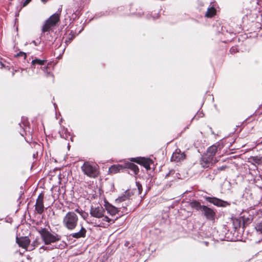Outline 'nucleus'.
Instances as JSON below:
<instances>
[{
    "label": "nucleus",
    "instance_id": "4468645a",
    "mask_svg": "<svg viewBox=\"0 0 262 262\" xmlns=\"http://www.w3.org/2000/svg\"><path fill=\"white\" fill-rule=\"evenodd\" d=\"M185 158L186 155L184 152H182L180 149H177L176 151L172 154L171 160L172 161L179 162L184 160Z\"/></svg>",
    "mask_w": 262,
    "mask_h": 262
},
{
    "label": "nucleus",
    "instance_id": "aec40b11",
    "mask_svg": "<svg viewBox=\"0 0 262 262\" xmlns=\"http://www.w3.org/2000/svg\"><path fill=\"white\" fill-rule=\"evenodd\" d=\"M124 169V165L121 164L113 165L109 168L108 171L110 173L115 174L120 172Z\"/></svg>",
    "mask_w": 262,
    "mask_h": 262
},
{
    "label": "nucleus",
    "instance_id": "58836bf2",
    "mask_svg": "<svg viewBox=\"0 0 262 262\" xmlns=\"http://www.w3.org/2000/svg\"><path fill=\"white\" fill-rule=\"evenodd\" d=\"M49 0H41V1L43 3H47L48 1H49Z\"/></svg>",
    "mask_w": 262,
    "mask_h": 262
},
{
    "label": "nucleus",
    "instance_id": "a878e982",
    "mask_svg": "<svg viewBox=\"0 0 262 262\" xmlns=\"http://www.w3.org/2000/svg\"><path fill=\"white\" fill-rule=\"evenodd\" d=\"M51 27H53V26L49 23H47V20H46L42 26V31L43 32H48L51 29Z\"/></svg>",
    "mask_w": 262,
    "mask_h": 262
},
{
    "label": "nucleus",
    "instance_id": "7ed1b4c3",
    "mask_svg": "<svg viewBox=\"0 0 262 262\" xmlns=\"http://www.w3.org/2000/svg\"><path fill=\"white\" fill-rule=\"evenodd\" d=\"M78 216L74 211L67 212L62 219L63 226L69 230H74L78 225Z\"/></svg>",
    "mask_w": 262,
    "mask_h": 262
},
{
    "label": "nucleus",
    "instance_id": "7c9ffc66",
    "mask_svg": "<svg viewBox=\"0 0 262 262\" xmlns=\"http://www.w3.org/2000/svg\"><path fill=\"white\" fill-rule=\"evenodd\" d=\"M20 56H23L24 59H26L27 58V54L25 52L20 51L19 53H17L14 56V57H19Z\"/></svg>",
    "mask_w": 262,
    "mask_h": 262
},
{
    "label": "nucleus",
    "instance_id": "4be33fe9",
    "mask_svg": "<svg viewBox=\"0 0 262 262\" xmlns=\"http://www.w3.org/2000/svg\"><path fill=\"white\" fill-rule=\"evenodd\" d=\"M107 212L111 215H116L119 211V209L111 204H108L105 206Z\"/></svg>",
    "mask_w": 262,
    "mask_h": 262
},
{
    "label": "nucleus",
    "instance_id": "e433bc0d",
    "mask_svg": "<svg viewBox=\"0 0 262 262\" xmlns=\"http://www.w3.org/2000/svg\"><path fill=\"white\" fill-rule=\"evenodd\" d=\"M31 0H25L23 4V7L26 6L30 2Z\"/></svg>",
    "mask_w": 262,
    "mask_h": 262
},
{
    "label": "nucleus",
    "instance_id": "72a5a7b5",
    "mask_svg": "<svg viewBox=\"0 0 262 262\" xmlns=\"http://www.w3.org/2000/svg\"><path fill=\"white\" fill-rule=\"evenodd\" d=\"M238 52V50H237V48L236 47H232L231 48V49H230V52L231 54H234L236 52Z\"/></svg>",
    "mask_w": 262,
    "mask_h": 262
},
{
    "label": "nucleus",
    "instance_id": "f3484780",
    "mask_svg": "<svg viewBox=\"0 0 262 262\" xmlns=\"http://www.w3.org/2000/svg\"><path fill=\"white\" fill-rule=\"evenodd\" d=\"M248 162L257 167L258 165H262V157L251 156L248 158Z\"/></svg>",
    "mask_w": 262,
    "mask_h": 262
},
{
    "label": "nucleus",
    "instance_id": "c03bdc74",
    "mask_svg": "<svg viewBox=\"0 0 262 262\" xmlns=\"http://www.w3.org/2000/svg\"><path fill=\"white\" fill-rule=\"evenodd\" d=\"M157 18H158V16L156 17H154V19H156Z\"/></svg>",
    "mask_w": 262,
    "mask_h": 262
},
{
    "label": "nucleus",
    "instance_id": "cd10ccee",
    "mask_svg": "<svg viewBox=\"0 0 262 262\" xmlns=\"http://www.w3.org/2000/svg\"><path fill=\"white\" fill-rule=\"evenodd\" d=\"M222 33L223 34H224L225 35H226V34L225 33V32L229 34L230 35L231 37H232L233 35H235L234 33H233V32L231 30H228L227 29H226L225 27H222Z\"/></svg>",
    "mask_w": 262,
    "mask_h": 262
},
{
    "label": "nucleus",
    "instance_id": "6ab92c4d",
    "mask_svg": "<svg viewBox=\"0 0 262 262\" xmlns=\"http://www.w3.org/2000/svg\"><path fill=\"white\" fill-rule=\"evenodd\" d=\"M232 225L235 230H238L242 225V222L243 221V226L244 227V220L242 217L239 218H232Z\"/></svg>",
    "mask_w": 262,
    "mask_h": 262
},
{
    "label": "nucleus",
    "instance_id": "9b49d317",
    "mask_svg": "<svg viewBox=\"0 0 262 262\" xmlns=\"http://www.w3.org/2000/svg\"><path fill=\"white\" fill-rule=\"evenodd\" d=\"M202 211L203 212V214L205 216L207 220L214 221L215 220V217L216 215L215 211L211 208L207 207V206H205Z\"/></svg>",
    "mask_w": 262,
    "mask_h": 262
},
{
    "label": "nucleus",
    "instance_id": "bb28decb",
    "mask_svg": "<svg viewBox=\"0 0 262 262\" xmlns=\"http://www.w3.org/2000/svg\"><path fill=\"white\" fill-rule=\"evenodd\" d=\"M75 211L78 213L84 219L87 218L88 216V213L85 212L84 211L82 210L81 209L79 208V207H78V208L76 209L75 210Z\"/></svg>",
    "mask_w": 262,
    "mask_h": 262
},
{
    "label": "nucleus",
    "instance_id": "37998d69",
    "mask_svg": "<svg viewBox=\"0 0 262 262\" xmlns=\"http://www.w3.org/2000/svg\"><path fill=\"white\" fill-rule=\"evenodd\" d=\"M198 113H199V111H198V112L195 113V115H198Z\"/></svg>",
    "mask_w": 262,
    "mask_h": 262
},
{
    "label": "nucleus",
    "instance_id": "f03ea898",
    "mask_svg": "<svg viewBox=\"0 0 262 262\" xmlns=\"http://www.w3.org/2000/svg\"><path fill=\"white\" fill-rule=\"evenodd\" d=\"M37 231L40 234L42 240L46 245L55 243L61 239L60 235L56 233L52 234L46 228H41Z\"/></svg>",
    "mask_w": 262,
    "mask_h": 262
},
{
    "label": "nucleus",
    "instance_id": "9d476101",
    "mask_svg": "<svg viewBox=\"0 0 262 262\" xmlns=\"http://www.w3.org/2000/svg\"><path fill=\"white\" fill-rule=\"evenodd\" d=\"M105 212L104 209L100 205L96 207H91L90 210V214L96 218L102 217Z\"/></svg>",
    "mask_w": 262,
    "mask_h": 262
},
{
    "label": "nucleus",
    "instance_id": "39448f33",
    "mask_svg": "<svg viewBox=\"0 0 262 262\" xmlns=\"http://www.w3.org/2000/svg\"><path fill=\"white\" fill-rule=\"evenodd\" d=\"M133 195V193L129 190H127L124 192V193L120 196L118 197L116 200L117 203H120L125 202V204H122V208H123V210H127V206L131 203L130 197Z\"/></svg>",
    "mask_w": 262,
    "mask_h": 262
},
{
    "label": "nucleus",
    "instance_id": "b1692460",
    "mask_svg": "<svg viewBox=\"0 0 262 262\" xmlns=\"http://www.w3.org/2000/svg\"><path fill=\"white\" fill-rule=\"evenodd\" d=\"M82 30L83 29H81L78 31V33H77L76 31H74L73 30H71L66 39V42L67 43H70L75 37L76 35L79 34L82 31Z\"/></svg>",
    "mask_w": 262,
    "mask_h": 262
},
{
    "label": "nucleus",
    "instance_id": "a19ab883",
    "mask_svg": "<svg viewBox=\"0 0 262 262\" xmlns=\"http://www.w3.org/2000/svg\"><path fill=\"white\" fill-rule=\"evenodd\" d=\"M54 106L55 108L56 109V107L57 106V105L55 103H54Z\"/></svg>",
    "mask_w": 262,
    "mask_h": 262
},
{
    "label": "nucleus",
    "instance_id": "c9c22d12",
    "mask_svg": "<svg viewBox=\"0 0 262 262\" xmlns=\"http://www.w3.org/2000/svg\"><path fill=\"white\" fill-rule=\"evenodd\" d=\"M80 5H84L85 4H88L90 0H81Z\"/></svg>",
    "mask_w": 262,
    "mask_h": 262
},
{
    "label": "nucleus",
    "instance_id": "412c9836",
    "mask_svg": "<svg viewBox=\"0 0 262 262\" xmlns=\"http://www.w3.org/2000/svg\"><path fill=\"white\" fill-rule=\"evenodd\" d=\"M47 20V23H49L51 25L54 26L59 20V14L57 13H54Z\"/></svg>",
    "mask_w": 262,
    "mask_h": 262
},
{
    "label": "nucleus",
    "instance_id": "0eeeda50",
    "mask_svg": "<svg viewBox=\"0 0 262 262\" xmlns=\"http://www.w3.org/2000/svg\"><path fill=\"white\" fill-rule=\"evenodd\" d=\"M46 60H41L35 58L31 61V68L35 69L36 68V65L45 66L42 68V69L45 73H47V76H48L50 75H52L50 73V71H49L48 70L49 69L48 65H46Z\"/></svg>",
    "mask_w": 262,
    "mask_h": 262
},
{
    "label": "nucleus",
    "instance_id": "6e6552de",
    "mask_svg": "<svg viewBox=\"0 0 262 262\" xmlns=\"http://www.w3.org/2000/svg\"><path fill=\"white\" fill-rule=\"evenodd\" d=\"M43 199L44 193L41 192L38 196L35 205V211L39 214H41L44 212Z\"/></svg>",
    "mask_w": 262,
    "mask_h": 262
},
{
    "label": "nucleus",
    "instance_id": "f704fd0d",
    "mask_svg": "<svg viewBox=\"0 0 262 262\" xmlns=\"http://www.w3.org/2000/svg\"><path fill=\"white\" fill-rule=\"evenodd\" d=\"M103 218L102 219L103 221L106 222L108 223H110L112 222V220L111 219H110L108 217H107V216H103Z\"/></svg>",
    "mask_w": 262,
    "mask_h": 262
},
{
    "label": "nucleus",
    "instance_id": "79ce46f5",
    "mask_svg": "<svg viewBox=\"0 0 262 262\" xmlns=\"http://www.w3.org/2000/svg\"><path fill=\"white\" fill-rule=\"evenodd\" d=\"M169 175V173L168 174H167L166 175V177H167Z\"/></svg>",
    "mask_w": 262,
    "mask_h": 262
},
{
    "label": "nucleus",
    "instance_id": "dca6fc26",
    "mask_svg": "<svg viewBox=\"0 0 262 262\" xmlns=\"http://www.w3.org/2000/svg\"><path fill=\"white\" fill-rule=\"evenodd\" d=\"M124 169H129L132 170L134 175H137L139 172V169L137 165L132 162L125 163Z\"/></svg>",
    "mask_w": 262,
    "mask_h": 262
},
{
    "label": "nucleus",
    "instance_id": "393cba45",
    "mask_svg": "<svg viewBox=\"0 0 262 262\" xmlns=\"http://www.w3.org/2000/svg\"><path fill=\"white\" fill-rule=\"evenodd\" d=\"M216 13V10L213 7H211L208 8L207 11L205 14L207 17L211 18L213 17Z\"/></svg>",
    "mask_w": 262,
    "mask_h": 262
},
{
    "label": "nucleus",
    "instance_id": "2f4dec72",
    "mask_svg": "<svg viewBox=\"0 0 262 262\" xmlns=\"http://www.w3.org/2000/svg\"><path fill=\"white\" fill-rule=\"evenodd\" d=\"M255 228L256 231L262 233V221L256 225Z\"/></svg>",
    "mask_w": 262,
    "mask_h": 262
},
{
    "label": "nucleus",
    "instance_id": "423d86ee",
    "mask_svg": "<svg viewBox=\"0 0 262 262\" xmlns=\"http://www.w3.org/2000/svg\"><path fill=\"white\" fill-rule=\"evenodd\" d=\"M130 162L136 163L145 167L147 170L150 169V165L153 163V161L150 158H146L144 157H136L131 158L129 159Z\"/></svg>",
    "mask_w": 262,
    "mask_h": 262
},
{
    "label": "nucleus",
    "instance_id": "1a4fd4ad",
    "mask_svg": "<svg viewBox=\"0 0 262 262\" xmlns=\"http://www.w3.org/2000/svg\"><path fill=\"white\" fill-rule=\"evenodd\" d=\"M205 200L217 207H226L230 205L228 202L215 197L207 196L205 198Z\"/></svg>",
    "mask_w": 262,
    "mask_h": 262
},
{
    "label": "nucleus",
    "instance_id": "c756f323",
    "mask_svg": "<svg viewBox=\"0 0 262 262\" xmlns=\"http://www.w3.org/2000/svg\"><path fill=\"white\" fill-rule=\"evenodd\" d=\"M136 184L137 187L138 193L141 194L142 192V186L139 182H136Z\"/></svg>",
    "mask_w": 262,
    "mask_h": 262
},
{
    "label": "nucleus",
    "instance_id": "473e14b6",
    "mask_svg": "<svg viewBox=\"0 0 262 262\" xmlns=\"http://www.w3.org/2000/svg\"><path fill=\"white\" fill-rule=\"evenodd\" d=\"M39 244V242L38 241V238H36L35 241H34L31 244V247H32L31 250H33L35 249L36 247H37Z\"/></svg>",
    "mask_w": 262,
    "mask_h": 262
},
{
    "label": "nucleus",
    "instance_id": "ea45409f",
    "mask_svg": "<svg viewBox=\"0 0 262 262\" xmlns=\"http://www.w3.org/2000/svg\"><path fill=\"white\" fill-rule=\"evenodd\" d=\"M0 64H1V66H2V68L5 67L4 64L2 62H0Z\"/></svg>",
    "mask_w": 262,
    "mask_h": 262
},
{
    "label": "nucleus",
    "instance_id": "a211bd4d",
    "mask_svg": "<svg viewBox=\"0 0 262 262\" xmlns=\"http://www.w3.org/2000/svg\"><path fill=\"white\" fill-rule=\"evenodd\" d=\"M86 232L87 231L86 229L84 227L82 226L78 232L72 233L70 235L72 237L77 239L84 238L86 236Z\"/></svg>",
    "mask_w": 262,
    "mask_h": 262
},
{
    "label": "nucleus",
    "instance_id": "f257e3e1",
    "mask_svg": "<svg viewBox=\"0 0 262 262\" xmlns=\"http://www.w3.org/2000/svg\"><path fill=\"white\" fill-rule=\"evenodd\" d=\"M130 6H120L117 8H108L104 11H101L96 13L94 16V18H98L102 16H109L115 13H118L121 15H135L138 16H141L143 14V11L142 9H140L138 11H133L130 10Z\"/></svg>",
    "mask_w": 262,
    "mask_h": 262
},
{
    "label": "nucleus",
    "instance_id": "c85d7f7f",
    "mask_svg": "<svg viewBox=\"0 0 262 262\" xmlns=\"http://www.w3.org/2000/svg\"><path fill=\"white\" fill-rule=\"evenodd\" d=\"M228 167L226 165H223L222 166L217 167L216 169L214 170L215 174L219 173L221 171L225 170Z\"/></svg>",
    "mask_w": 262,
    "mask_h": 262
},
{
    "label": "nucleus",
    "instance_id": "a18cd8bd",
    "mask_svg": "<svg viewBox=\"0 0 262 262\" xmlns=\"http://www.w3.org/2000/svg\"><path fill=\"white\" fill-rule=\"evenodd\" d=\"M255 113H256V112H255L254 113H253L252 115H255Z\"/></svg>",
    "mask_w": 262,
    "mask_h": 262
},
{
    "label": "nucleus",
    "instance_id": "20e7f679",
    "mask_svg": "<svg viewBox=\"0 0 262 262\" xmlns=\"http://www.w3.org/2000/svg\"><path fill=\"white\" fill-rule=\"evenodd\" d=\"M81 168L83 173L89 178H96L99 175V166L96 163L85 161Z\"/></svg>",
    "mask_w": 262,
    "mask_h": 262
},
{
    "label": "nucleus",
    "instance_id": "4c0bfd02",
    "mask_svg": "<svg viewBox=\"0 0 262 262\" xmlns=\"http://www.w3.org/2000/svg\"><path fill=\"white\" fill-rule=\"evenodd\" d=\"M31 43H33L35 46H38L39 42H37L35 40H32Z\"/></svg>",
    "mask_w": 262,
    "mask_h": 262
},
{
    "label": "nucleus",
    "instance_id": "ddd939ff",
    "mask_svg": "<svg viewBox=\"0 0 262 262\" xmlns=\"http://www.w3.org/2000/svg\"><path fill=\"white\" fill-rule=\"evenodd\" d=\"M16 242L20 247L26 250L30 244V239L28 236L17 237Z\"/></svg>",
    "mask_w": 262,
    "mask_h": 262
},
{
    "label": "nucleus",
    "instance_id": "f8f14e48",
    "mask_svg": "<svg viewBox=\"0 0 262 262\" xmlns=\"http://www.w3.org/2000/svg\"><path fill=\"white\" fill-rule=\"evenodd\" d=\"M223 148V145L220 143L219 142H217L215 143V144L212 145V146H210L206 153V154L207 155V156L212 157L213 158H214V156L216 155V153L217 152L218 149H221Z\"/></svg>",
    "mask_w": 262,
    "mask_h": 262
},
{
    "label": "nucleus",
    "instance_id": "5701e85b",
    "mask_svg": "<svg viewBox=\"0 0 262 262\" xmlns=\"http://www.w3.org/2000/svg\"><path fill=\"white\" fill-rule=\"evenodd\" d=\"M190 206L193 209H195L197 211H201L202 210L203 207L205 205H202L201 203L197 201H192L190 203Z\"/></svg>",
    "mask_w": 262,
    "mask_h": 262
},
{
    "label": "nucleus",
    "instance_id": "2eb2a0df",
    "mask_svg": "<svg viewBox=\"0 0 262 262\" xmlns=\"http://www.w3.org/2000/svg\"><path fill=\"white\" fill-rule=\"evenodd\" d=\"M214 158L211 157L207 156V154H205L202 157L200 161L201 164L204 168H208L210 165L213 164Z\"/></svg>",
    "mask_w": 262,
    "mask_h": 262
}]
</instances>
